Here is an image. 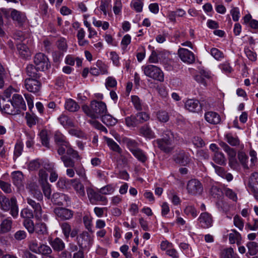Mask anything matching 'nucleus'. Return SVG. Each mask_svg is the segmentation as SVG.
<instances>
[{"label":"nucleus","instance_id":"obj_1","mask_svg":"<svg viewBox=\"0 0 258 258\" xmlns=\"http://www.w3.org/2000/svg\"><path fill=\"white\" fill-rule=\"evenodd\" d=\"M54 140L58 146L57 152L66 167H74L75 162L81 159L77 151L74 150L65 136L59 131L54 133Z\"/></svg>","mask_w":258,"mask_h":258},{"label":"nucleus","instance_id":"obj_2","mask_svg":"<svg viewBox=\"0 0 258 258\" xmlns=\"http://www.w3.org/2000/svg\"><path fill=\"white\" fill-rule=\"evenodd\" d=\"M82 109L84 113L92 119L101 117L107 112L106 104L102 101L93 100L91 102L90 106L84 105Z\"/></svg>","mask_w":258,"mask_h":258},{"label":"nucleus","instance_id":"obj_3","mask_svg":"<svg viewBox=\"0 0 258 258\" xmlns=\"http://www.w3.org/2000/svg\"><path fill=\"white\" fill-rule=\"evenodd\" d=\"M173 135L169 130H166L164 132L162 138L158 139L153 141L154 144H156L158 148L165 153H169L173 148L172 141Z\"/></svg>","mask_w":258,"mask_h":258},{"label":"nucleus","instance_id":"obj_4","mask_svg":"<svg viewBox=\"0 0 258 258\" xmlns=\"http://www.w3.org/2000/svg\"><path fill=\"white\" fill-rule=\"evenodd\" d=\"M142 70L147 77L160 82L164 81L163 73L158 67L152 64L145 65L142 66Z\"/></svg>","mask_w":258,"mask_h":258},{"label":"nucleus","instance_id":"obj_5","mask_svg":"<svg viewBox=\"0 0 258 258\" xmlns=\"http://www.w3.org/2000/svg\"><path fill=\"white\" fill-rule=\"evenodd\" d=\"M34 62L40 71H44L50 67L47 56L43 53L39 52L34 57Z\"/></svg>","mask_w":258,"mask_h":258},{"label":"nucleus","instance_id":"obj_6","mask_svg":"<svg viewBox=\"0 0 258 258\" xmlns=\"http://www.w3.org/2000/svg\"><path fill=\"white\" fill-rule=\"evenodd\" d=\"M186 189L188 194L192 196L200 195L203 191L201 182L196 179H192L187 182Z\"/></svg>","mask_w":258,"mask_h":258},{"label":"nucleus","instance_id":"obj_7","mask_svg":"<svg viewBox=\"0 0 258 258\" xmlns=\"http://www.w3.org/2000/svg\"><path fill=\"white\" fill-rule=\"evenodd\" d=\"M26 201L28 204H29L34 209L35 217L36 219L38 220L43 219L44 221H47L48 220L47 215L42 214V208L39 203L36 202L30 197L27 198Z\"/></svg>","mask_w":258,"mask_h":258},{"label":"nucleus","instance_id":"obj_8","mask_svg":"<svg viewBox=\"0 0 258 258\" xmlns=\"http://www.w3.org/2000/svg\"><path fill=\"white\" fill-rule=\"evenodd\" d=\"M10 16L14 24L19 27H23L26 22L27 17L24 12L16 9H11Z\"/></svg>","mask_w":258,"mask_h":258},{"label":"nucleus","instance_id":"obj_9","mask_svg":"<svg viewBox=\"0 0 258 258\" xmlns=\"http://www.w3.org/2000/svg\"><path fill=\"white\" fill-rule=\"evenodd\" d=\"M178 55L183 62L187 64H192L195 61V54L187 49L179 48L178 50Z\"/></svg>","mask_w":258,"mask_h":258},{"label":"nucleus","instance_id":"obj_10","mask_svg":"<svg viewBox=\"0 0 258 258\" xmlns=\"http://www.w3.org/2000/svg\"><path fill=\"white\" fill-rule=\"evenodd\" d=\"M24 85L27 91L33 93H38L41 87V84L37 79L27 78L25 80Z\"/></svg>","mask_w":258,"mask_h":258},{"label":"nucleus","instance_id":"obj_11","mask_svg":"<svg viewBox=\"0 0 258 258\" xmlns=\"http://www.w3.org/2000/svg\"><path fill=\"white\" fill-rule=\"evenodd\" d=\"M54 212L57 217L61 220H70L74 215V212L72 210L62 207L55 208Z\"/></svg>","mask_w":258,"mask_h":258},{"label":"nucleus","instance_id":"obj_12","mask_svg":"<svg viewBox=\"0 0 258 258\" xmlns=\"http://www.w3.org/2000/svg\"><path fill=\"white\" fill-rule=\"evenodd\" d=\"M198 221L200 226L205 229L211 227L213 222L212 215L206 212H202L200 214Z\"/></svg>","mask_w":258,"mask_h":258},{"label":"nucleus","instance_id":"obj_13","mask_svg":"<svg viewBox=\"0 0 258 258\" xmlns=\"http://www.w3.org/2000/svg\"><path fill=\"white\" fill-rule=\"evenodd\" d=\"M10 100L12 101L13 105L18 110L19 113H20L21 110H26V103L22 95L16 93L14 94Z\"/></svg>","mask_w":258,"mask_h":258},{"label":"nucleus","instance_id":"obj_14","mask_svg":"<svg viewBox=\"0 0 258 258\" xmlns=\"http://www.w3.org/2000/svg\"><path fill=\"white\" fill-rule=\"evenodd\" d=\"M184 107L191 112H199L202 110V106L200 102L194 99H187L184 103Z\"/></svg>","mask_w":258,"mask_h":258},{"label":"nucleus","instance_id":"obj_15","mask_svg":"<svg viewBox=\"0 0 258 258\" xmlns=\"http://www.w3.org/2000/svg\"><path fill=\"white\" fill-rule=\"evenodd\" d=\"M248 186L253 192L254 196L258 200V173H253L249 178Z\"/></svg>","mask_w":258,"mask_h":258},{"label":"nucleus","instance_id":"obj_16","mask_svg":"<svg viewBox=\"0 0 258 258\" xmlns=\"http://www.w3.org/2000/svg\"><path fill=\"white\" fill-rule=\"evenodd\" d=\"M77 242L79 246L83 247V246H87L90 245L93 240L90 235L87 231H83L77 237Z\"/></svg>","mask_w":258,"mask_h":258},{"label":"nucleus","instance_id":"obj_17","mask_svg":"<svg viewBox=\"0 0 258 258\" xmlns=\"http://www.w3.org/2000/svg\"><path fill=\"white\" fill-rule=\"evenodd\" d=\"M173 159L176 163L183 166L186 165L190 161V159L188 156V154L183 151H180L175 154L173 156Z\"/></svg>","mask_w":258,"mask_h":258},{"label":"nucleus","instance_id":"obj_18","mask_svg":"<svg viewBox=\"0 0 258 258\" xmlns=\"http://www.w3.org/2000/svg\"><path fill=\"white\" fill-rule=\"evenodd\" d=\"M71 183L77 195L81 198H85L86 196L85 187L79 179L76 178L71 179Z\"/></svg>","mask_w":258,"mask_h":258},{"label":"nucleus","instance_id":"obj_19","mask_svg":"<svg viewBox=\"0 0 258 258\" xmlns=\"http://www.w3.org/2000/svg\"><path fill=\"white\" fill-rule=\"evenodd\" d=\"M49 243L54 251L59 252L62 251L65 248L64 242L58 237L49 240Z\"/></svg>","mask_w":258,"mask_h":258},{"label":"nucleus","instance_id":"obj_20","mask_svg":"<svg viewBox=\"0 0 258 258\" xmlns=\"http://www.w3.org/2000/svg\"><path fill=\"white\" fill-rule=\"evenodd\" d=\"M53 252L51 247L44 243H40V247L38 252L41 255V258H54L52 255Z\"/></svg>","mask_w":258,"mask_h":258},{"label":"nucleus","instance_id":"obj_21","mask_svg":"<svg viewBox=\"0 0 258 258\" xmlns=\"http://www.w3.org/2000/svg\"><path fill=\"white\" fill-rule=\"evenodd\" d=\"M206 120L210 124H217L221 122V119L220 115L217 112L209 111L205 114Z\"/></svg>","mask_w":258,"mask_h":258},{"label":"nucleus","instance_id":"obj_22","mask_svg":"<svg viewBox=\"0 0 258 258\" xmlns=\"http://www.w3.org/2000/svg\"><path fill=\"white\" fill-rule=\"evenodd\" d=\"M20 56L23 59H29L31 56V52L28 47L24 43H19L17 46Z\"/></svg>","mask_w":258,"mask_h":258},{"label":"nucleus","instance_id":"obj_23","mask_svg":"<svg viewBox=\"0 0 258 258\" xmlns=\"http://www.w3.org/2000/svg\"><path fill=\"white\" fill-rule=\"evenodd\" d=\"M26 71L27 75L32 79H38L40 77L39 70L37 67L32 64L27 65L26 68Z\"/></svg>","mask_w":258,"mask_h":258},{"label":"nucleus","instance_id":"obj_24","mask_svg":"<svg viewBox=\"0 0 258 258\" xmlns=\"http://www.w3.org/2000/svg\"><path fill=\"white\" fill-rule=\"evenodd\" d=\"M213 166L215 172L219 176L226 179L228 182L231 181L233 179V175L230 173H227L223 168L214 164H213Z\"/></svg>","mask_w":258,"mask_h":258},{"label":"nucleus","instance_id":"obj_25","mask_svg":"<svg viewBox=\"0 0 258 258\" xmlns=\"http://www.w3.org/2000/svg\"><path fill=\"white\" fill-rule=\"evenodd\" d=\"M13 221L10 218L3 220L0 224V233L2 234L9 232L12 226Z\"/></svg>","mask_w":258,"mask_h":258},{"label":"nucleus","instance_id":"obj_26","mask_svg":"<svg viewBox=\"0 0 258 258\" xmlns=\"http://www.w3.org/2000/svg\"><path fill=\"white\" fill-rule=\"evenodd\" d=\"M29 188L31 194L34 198L38 201L42 200L43 195L36 184L35 183L30 184Z\"/></svg>","mask_w":258,"mask_h":258},{"label":"nucleus","instance_id":"obj_27","mask_svg":"<svg viewBox=\"0 0 258 258\" xmlns=\"http://www.w3.org/2000/svg\"><path fill=\"white\" fill-rule=\"evenodd\" d=\"M140 133L143 136L149 139H154L156 137L154 132L151 127L147 124L142 126L139 130Z\"/></svg>","mask_w":258,"mask_h":258},{"label":"nucleus","instance_id":"obj_28","mask_svg":"<svg viewBox=\"0 0 258 258\" xmlns=\"http://www.w3.org/2000/svg\"><path fill=\"white\" fill-rule=\"evenodd\" d=\"M12 181L14 184L18 187L22 186L23 175L22 172L16 171L12 173Z\"/></svg>","mask_w":258,"mask_h":258},{"label":"nucleus","instance_id":"obj_29","mask_svg":"<svg viewBox=\"0 0 258 258\" xmlns=\"http://www.w3.org/2000/svg\"><path fill=\"white\" fill-rule=\"evenodd\" d=\"M59 123L65 128L74 126V123L72 119L67 115L62 114L58 118Z\"/></svg>","mask_w":258,"mask_h":258},{"label":"nucleus","instance_id":"obj_30","mask_svg":"<svg viewBox=\"0 0 258 258\" xmlns=\"http://www.w3.org/2000/svg\"><path fill=\"white\" fill-rule=\"evenodd\" d=\"M86 191L89 201L94 204L96 203V200L100 192L96 191L92 187L89 186L86 188Z\"/></svg>","mask_w":258,"mask_h":258},{"label":"nucleus","instance_id":"obj_31","mask_svg":"<svg viewBox=\"0 0 258 258\" xmlns=\"http://www.w3.org/2000/svg\"><path fill=\"white\" fill-rule=\"evenodd\" d=\"M1 110L5 113L11 115H15L19 113L18 110L13 105V103H12V101L10 100H9V103L3 105V108H1Z\"/></svg>","mask_w":258,"mask_h":258},{"label":"nucleus","instance_id":"obj_32","mask_svg":"<svg viewBox=\"0 0 258 258\" xmlns=\"http://www.w3.org/2000/svg\"><path fill=\"white\" fill-rule=\"evenodd\" d=\"M65 108L70 112H75L79 110L80 106L78 104L72 99H68L66 101Z\"/></svg>","mask_w":258,"mask_h":258},{"label":"nucleus","instance_id":"obj_33","mask_svg":"<svg viewBox=\"0 0 258 258\" xmlns=\"http://www.w3.org/2000/svg\"><path fill=\"white\" fill-rule=\"evenodd\" d=\"M101 121L107 126H113L117 122V120L109 114L105 113L101 117Z\"/></svg>","mask_w":258,"mask_h":258},{"label":"nucleus","instance_id":"obj_34","mask_svg":"<svg viewBox=\"0 0 258 258\" xmlns=\"http://www.w3.org/2000/svg\"><path fill=\"white\" fill-rule=\"evenodd\" d=\"M246 246L248 248V252L246 254L247 256H248V255H255L258 253V244L256 242H248L246 244Z\"/></svg>","mask_w":258,"mask_h":258},{"label":"nucleus","instance_id":"obj_35","mask_svg":"<svg viewBox=\"0 0 258 258\" xmlns=\"http://www.w3.org/2000/svg\"><path fill=\"white\" fill-rule=\"evenodd\" d=\"M220 258H239L232 247L224 249L221 253Z\"/></svg>","mask_w":258,"mask_h":258},{"label":"nucleus","instance_id":"obj_36","mask_svg":"<svg viewBox=\"0 0 258 258\" xmlns=\"http://www.w3.org/2000/svg\"><path fill=\"white\" fill-rule=\"evenodd\" d=\"M226 142L232 146H236L240 145V140L236 136L231 133H228L225 135Z\"/></svg>","mask_w":258,"mask_h":258},{"label":"nucleus","instance_id":"obj_37","mask_svg":"<svg viewBox=\"0 0 258 258\" xmlns=\"http://www.w3.org/2000/svg\"><path fill=\"white\" fill-rule=\"evenodd\" d=\"M232 232L229 234V240L231 244L236 243L239 244L241 239V235L235 230H232Z\"/></svg>","mask_w":258,"mask_h":258},{"label":"nucleus","instance_id":"obj_38","mask_svg":"<svg viewBox=\"0 0 258 258\" xmlns=\"http://www.w3.org/2000/svg\"><path fill=\"white\" fill-rule=\"evenodd\" d=\"M104 139L111 150L119 153L121 152V148L119 147V145L112 139L104 136Z\"/></svg>","mask_w":258,"mask_h":258},{"label":"nucleus","instance_id":"obj_39","mask_svg":"<svg viewBox=\"0 0 258 258\" xmlns=\"http://www.w3.org/2000/svg\"><path fill=\"white\" fill-rule=\"evenodd\" d=\"M9 210H10V214L13 218H16L17 217L19 209L16 198L14 197L11 198V207Z\"/></svg>","mask_w":258,"mask_h":258},{"label":"nucleus","instance_id":"obj_40","mask_svg":"<svg viewBox=\"0 0 258 258\" xmlns=\"http://www.w3.org/2000/svg\"><path fill=\"white\" fill-rule=\"evenodd\" d=\"M132 153L139 161L142 163L145 162L147 160L146 153L139 148L133 150Z\"/></svg>","mask_w":258,"mask_h":258},{"label":"nucleus","instance_id":"obj_41","mask_svg":"<svg viewBox=\"0 0 258 258\" xmlns=\"http://www.w3.org/2000/svg\"><path fill=\"white\" fill-rule=\"evenodd\" d=\"M10 207L11 200L3 195L0 197V208L4 211H8L10 210Z\"/></svg>","mask_w":258,"mask_h":258},{"label":"nucleus","instance_id":"obj_42","mask_svg":"<svg viewBox=\"0 0 258 258\" xmlns=\"http://www.w3.org/2000/svg\"><path fill=\"white\" fill-rule=\"evenodd\" d=\"M35 231L38 235H45L47 234L46 225L42 222H38L35 224Z\"/></svg>","mask_w":258,"mask_h":258},{"label":"nucleus","instance_id":"obj_43","mask_svg":"<svg viewBox=\"0 0 258 258\" xmlns=\"http://www.w3.org/2000/svg\"><path fill=\"white\" fill-rule=\"evenodd\" d=\"M28 248L30 251L34 253L37 254L40 247V243L36 239H33L28 242Z\"/></svg>","mask_w":258,"mask_h":258},{"label":"nucleus","instance_id":"obj_44","mask_svg":"<svg viewBox=\"0 0 258 258\" xmlns=\"http://www.w3.org/2000/svg\"><path fill=\"white\" fill-rule=\"evenodd\" d=\"M143 2L144 0H132L131 3V7L136 12L140 13L143 11Z\"/></svg>","mask_w":258,"mask_h":258},{"label":"nucleus","instance_id":"obj_45","mask_svg":"<svg viewBox=\"0 0 258 258\" xmlns=\"http://www.w3.org/2000/svg\"><path fill=\"white\" fill-rule=\"evenodd\" d=\"M125 122L129 127H134L139 124L136 115L126 117L125 118Z\"/></svg>","mask_w":258,"mask_h":258},{"label":"nucleus","instance_id":"obj_46","mask_svg":"<svg viewBox=\"0 0 258 258\" xmlns=\"http://www.w3.org/2000/svg\"><path fill=\"white\" fill-rule=\"evenodd\" d=\"M62 232L66 239H68L71 234L72 228L69 223L63 222L60 224Z\"/></svg>","mask_w":258,"mask_h":258},{"label":"nucleus","instance_id":"obj_47","mask_svg":"<svg viewBox=\"0 0 258 258\" xmlns=\"http://www.w3.org/2000/svg\"><path fill=\"white\" fill-rule=\"evenodd\" d=\"M23 225L30 234L33 233L35 231V225L33 221L31 219H25L23 221Z\"/></svg>","mask_w":258,"mask_h":258},{"label":"nucleus","instance_id":"obj_48","mask_svg":"<svg viewBox=\"0 0 258 258\" xmlns=\"http://www.w3.org/2000/svg\"><path fill=\"white\" fill-rule=\"evenodd\" d=\"M213 160L216 163L218 164H225L226 158L224 154L221 152H216L215 153Z\"/></svg>","mask_w":258,"mask_h":258},{"label":"nucleus","instance_id":"obj_49","mask_svg":"<svg viewBox=\"0 0 258 258\" xmlns=\"http://www.w3.org/2000/svg\"><path fill=\"white\" fill-rule=\"evenodd\" d=\"M25 117L27 120V125L29 127H32L38 122V117L34 114L26 113Z\"/></svg>","mask_w":258,"mask_h":258},{"label":"nucleus","instance_id":"obj_50","mask_svg":"<svg viewBox=\"0 0 258 258\" xmlns=\"http://www.w3.org/2000/svg\"><path fill=\"white\" fill-rule=\"evenodd\" d=\"M48 174L43 169H41L38 173V182L41 184L48 183L47 182Z\"/></svg>","mask_w":258,"mask_h":258},{"label":"nucleus","instance_id":"obj_51","mask_svg":"<svg viewBox=\"0 0 258 258\" xmlns=\"http://www.w3.org/2000/svg\"><path fill=\"white\" fill-rule=\"evenodd\" d=\"M238 158L243 168L248 169L247 165L248 157L246 155L245 153L242 151H239L238 153Z\"/></svg>","mask_w":258,"mask_h":258},{"label":"nucleus","instance_id":"obj_52","mask_svg":"<svg viewBox=\"0 0 258 258\" xmlns=\"http://www.w3.org/2000/svg\"><path fill=\"white\" fill-rule=\"evenodd\" d=\"M224 192L226 197L234 202L237 200L236 194L231 189L225 187L223 189Z\"/></svg>","mask_w":258,"mask_h":258},{"label":"nucleus","instance_id":"obj_53","mask_svg":"<svg viewBox=\"0 0 258 258\" xmlns=\"http://www.w3.org/2000/svg\"><path fill=\"white\" fill-rule=\"evenodd\" d=\"M184 213L187 215H191L195 218L198 216V211L194 206L188 205L186 206L184 210Z\"/></svg>","mask_w":258,"mask_h":258},{"label":"nucleus","instance_id":"obj_54","mask_svg":"<svg viewBox=\"0 0 258 258\" xmlns=\"http://www.w3.org/2000/svg\"><path fill=\"white\" fill-rule=\"evenodd\" d=\"M20 215L24 220L31 219L34 217L32 211L28 208L23 209L21 212Z\"/></svg>","mask_w":258,"mask_h":258},{"label":"nucleus","instance_id":"obj_55","mask_svg":"<svg viewBox=\"0 0 258 258\" xmlns=\"http://www.w3.org/2000/svg\"><path fill=\"white\" fill-rule=\"evenodd\" d=\"M115 188L112 184H108L101 187L99 192L103 195H109L112 194Z\"/></svg>","mask_w":258,"mask_h":258},{"label":"nucleus","instance_id":"obj_56","mask_svg":"<svg viewBox=\"0 0 258 258\" xmlns=\"http://www.w3.org/2000/svg\"><path fill=\"white\" fill-rule=\"evenodd\" d=\"M210 53L217 60H221L224 57L223 53L216 48H212Z\"/></svg>","mask_w":258,"mask_h":258},{"label":"nucleus","instance_id":"obj_57","mask_svg":"<svg viewBox=\"0 0 258 258\" xmlns=\"http://www.w3.org/2000/svg\"><path fill=\"white\" fill-rule=\"evenodd\" d=\"M105 87L109 90L111 88L115 87L117 85V81L113 77H108L106 78L105 81Z\"/></svg>","mask_w":258,"mask_h":258},{"label":"nucleus","instance_id":"obj_58","mask_svg":"<svg viewBox=\"0 0 258 258\" xmlns=\"http://www.w3.org/2000/svg\"><path fill=\"white\" fill-rule=\"evenodd\" d=\"M157 117L159 121L162 122H167L169 118L168 113L165 111H159L158 112Z\"/></svg>","mask_w":258,"mask_h":258},{"label":"nucleus","instance_id":"obj_59","mask_svg":"<svg viewBox=\"0 0 258 258\" xmlns=\"http://www.w3.org/2000/svg\"><path fill=\"white\" fill-rule=\"evenodd\" d=\"M23 148V144L21 142L16 144L14 152V159H16L22 154Z\"/></svg>","mask_w":258,"mask_h":258},{"label":"nucleus","instance_id":"obj_60","mask_svg":"<svg viewBox=\"0 0 258 258\" xmlns=\"http://www.w3.org/2000/svg\"><path fill=\"white\" fill-rule=\"evenodd\" d=\"M233 222L234 225L240 230H242L244 227V222L242 219L238 215L234 217Z\"/></svg>","mask_w":258,"mask_h":258},{"label":"nucleus","instance_id":"obj_61","mask_svg":"<svg viewBox=\"0 0 258 258\" xmlns=\"http://www.w3.org/2000/svg\"><path fill=\"white\" fill-rule=\"evenodd\" d=\"M132 102L137 110H141L142 109L141 101L137 96H132Z\"/></svg>","mask_w":258,"mask_h":258},{"label":"nucleus","instance_id":"obj_62","mask_svg":"<svg viewBox=\"0 0 258 258\" xmlns=\"http://www.w3.org/2000/svg\"><path fill=\"white\" fill-rule=\"evenodd\" d=\"M136 115L139 124L146 121L149 119V115L144 112L138 113Z\"/></svg>","mask_w":258,"mask_h":258},{"label":"nucleus","instance_id":"obj_63","mask_svg":"<svg viewBox=\"0 0 258 258\" xmlns=\"http://www.w3.org/2000/svg\"><path fill=\"white\" fill-rule=\"evenodd\" d=\"M69 133L72 136H76L79 138H84L86 137L84 133L78 129L71 128L69 131Z\"/></svg>","mask_w":258,"mask_h":258},{"label":"nucleus","instance_id":"obj_64","mask_svg":"<svg viewBox=\"0 0 258 258\" xmlns=\"http://www.w3.org/2000/svg\"><path fill=\"white\" fill-rule=\"evenodd\" d=\"M244 52L247 57V58L253 61H255L257 59V55L256 53L252 51L248 48H244Z\"/></svg>","mask_w":258,"mask_h":258}]
</instances>
